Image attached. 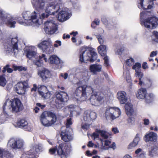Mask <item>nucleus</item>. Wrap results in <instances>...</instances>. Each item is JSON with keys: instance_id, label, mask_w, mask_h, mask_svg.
<instances>
[{"instance_id": "f257e3e1", "label": "nucleus", "mask_w": 158, "mask_h": 158, "mask_svg": "<svg viewBox=\"0 0 158 158\" xmlns=\"http://www.w3.org/2000/svg\"><path fill=\"white\" fill-rule=\"evenodd\" d=\"M32 3L35 8V10L32 13L26 11L23 14V18L28 22V25L33 24L39 25V18L40 13L43 10L44 6V0H32Z\"/></svg>"}, {"instance_id": "f03ea898", "label": "nucleus", "mask_w": 158, "mask_h": 158, "mask_svg": "<svg viewBox=\"0 0 158 158\" xmlns=\"http://www.w3.org/2000/svg\"><path fill=\"white\" fill-rule=\"evenodd\" d=\"M93 92V90L91 87L84 85L77 88L73 94V97L77 101H84Z\"/></svg>"}, {"instance_id": "7ed1b4c3", "label": "nucleus", "mask_w": 158, "mask_h": 158, "mask_svg": "<svg viewBox=\"0 0 158 158\" xmlns=\"http://www.w3.org/2000/svg\"><path fill=\"white\" fill-rule=\"evenodd\" d=\"M6 98V100L3 106L4 110L5 109V106H6L7 111L8 112L16 113L23 109V105L19 99L16 98L10 100L7 96Z\"/></svg>"}, {"instance_id": "20e7f679", "label": "nucleus", "mask_w": 158, "mask_h": 158, "mask_svg": "<svg viewBox=\"0 0 158 158\" xmlns=\"http://www.w3.org/2000/svg\"><path fill=\"white\" fill-rule=\"evenodd\" d=\"M97 57V54L95 52L90 50L85 47L81 48L80 55V61L81 62L85 63L87 61L93 62Z\"/></svg>"}, {"instance_id": "39448f33", "label": "nucleus", "mask_w": 158, "mask_h": 158, "mask_svg": "<svg viewBox=\"0 0 158 158\" xmlns=\"http://www.w3.org/2000/svg\"><path fill=\"white\" fill-rule=\"evenodd\" d=\"M40 120L42 124L48 127L54 124L56 121V115L50 111H44L40 116Z\"/></svg>"}, {"instance_id": "423d86ee", "label": "nucleus", "mask_w": 158, "mask_h": 158, "mask_svg": "<svg viewBox=\"0 0 158 158\" xmlns=\"http://www.w3.org/2000/svg\"><path fill=\"white\" fill-rule=\"evenodd\" d=\"M146 14L144 12H141L140 14L141 24L148 29L156 28L158 25V19L156 17L148 18L145 19Z\"/></svg>"}, {"instance_id": "0eeeda50", "label": "nucleus", "mask_w": 158, "mask_h": 158, "mask_svg": "<svg viewBox=\"0 0 158 158\" xmlns=\"http://www.w3.org/2000/svg\"><path fill=\"white\" fill-rule=\"evenodd\" d=\"M67 144L63 142L59 144L58 147L49 149V152L51 154H54L56 150L58 154L61 158H67L69 154V152L67 148Z\"/></svg>"}, {"instance_id": "6e6552de", "label": "nucleus", "mask_w": 158, "mask_h": 158, "mask_svg": "<svg viewBox=\"0 0 158 158\" xmlns=\"http://www.w3.org/2000/svg\"><path fill=\"white\" fill-rule=\"evenodd\" d=\"M18 41L17 37L11 39L8 44L5 47V51L6 53H14L15 55L18 54L19 51L17 45Z\"/></svg>"}, {"instance_id": "1a4fd4ad", "label": "nucleus", "mask_w": 158, "mask_h": 158, "mask_svg": "<svg viewBox=\"0 0 158 158\" xmlns=\"http://www.w3.org/2000/svg\"><path fill=\"white\" fill-rule=\"evenodd\" d=\"M105 114L107 120H113L119 117L121 115V111L118 107H109L106 109Z\"/></svg>"}, {"instance_id": "9d476101", "label": "nucleus", "mask_w": 158, "mask_h": 158, "mask_svg": "<svg viewBox=\"0 0 158 158\" xmlns=\"http://www.w3.org/2000/svg\"><path fill=\"white\" fill-rule=\"evenodd\" d=\"M96 117L97 114L95 112L89 110L85 111L83 116L84 120L85 123L82 125V128L85 130H87L89 127L88 123L95 119Z\"/></svg>"}, {"instance_id": "9b49d317", "label": "nucleus", "mask_w": 158, "mask_h": 158, "mask_svg": "<svg viewBox=\"0 0 158 158\" xmlns=\"http://www.w3.org/2000/svg\"><path fill=\"white\" fill-rule=\"evenodd\" d=\"M44 4H45L44 3ZM45 9H44L45 12L48 14H55V13L59 11L60 8V5L56 2H50L44 4Z\"/></svg>"}, {"instance_id": "f8f14e48", "label": "nucleus", "mask_w": 158, "mask_h": 158, "mask_svg": "<svg viewBox=\"0 0 158 158\" xmlns=\"http://www.w3.org/2000/svg\"><path fill=\"white\" fill-rule=\"evenodd\" d=\"M38 47L43 51H46L49 53H52L54 51L52 42L49 40L43 41L38 45Z\"/></svg>"}, {"instance_id": "ddd939ff", "label": "nucleus", "mask_w": 158, "mask_h": 158, "mask_svg": "<svg viewBox=\"0 0 158 158\" xmlns=\"http://www.w3.org/2000/svg\"><path fill=\"white\" fill-rule=\"evenodd\" d=\"M147 93L146 90L145 89L141 88L139 89L136 94L137 98L139 99H142L145 98L146 99V102L148 103H150L153 99L154 95L152 94H150L146 97Z\"/></svg>"}, {"instance_id": "4468645a", "label": "nucleus", "mask_w": 158, "mask_h": 158, "mask_svg": "<svg viewBox=\"0 0 158 158\" xmlns=\"http://www.w3.org/2000/svg\"><path fill=\"white\" fill-rule=\"evenodd\" d=\"M28 88L27 81L18 83L15 86V90L19 94H24L26 89Z\"/></svg>"}, {"instance_id": "2eb2a0df", "label": "nucleus", "mask_w": 158, "mask_h": 158, "mask_svg": "<svg viewBox=\"0 0 158 158\" xmlns=\"http://www.w3.org/2000/svg\"><path fill=\"white\" fill-rule=\"evenodd\" d=\"M45 32L47 34H52L54 33L57 30L56 24L52 22L47 21L45 23Z\"/></svg>"}, {"instance_id": "dca6fc26", "label": "nucleus", "mask_w": 158, "mask_h": 158, "mask_svg": "<svg viewBox=\"0 0 158 158\" xmlns=\"http://www.w3.org/2000/svg\"><path fill=\"white\" fill-rule=\"evenodd\" d=\"M56 102L60 104L61 102H67L69 99V97L67 93L64 92H58L56 95Z\"/></svg>"}, {"instance_id": "f3484780", "label": "nucleus", "mask_w": 158, "mask_h": 158, "mask_svg": "<svg viewBox=\"0 0 158 158\" xmlns=\"http://www.w3.org/2000/svg\"><path fill=\"white\" fill-rule=\"evenodd\" d=\"M38 75L43 81H45L50 77L51 74L50 72L45 68H42L38 70Z\"/></svg>"}, {"instance_id": "a211bd4d", "label": "nucleus", "mask_w": 158, "mask_h": 158, "mask_svg": "<svg viewBox=\"0 0 158 158\" xmlns=\"http://www.w3.org/2000/svg\"><path fill=\"white\" fill-rule=\"evenodd\" d=\"M103 98L102 94L98 93L92 95L88 100L92 105H97L99 102L102 100Z\"/></svg>"}, {"instance_id": "6ab92c4d", "label": "nucleus", "mask_w": 158, "mask_h": 158, "mask_svg": "<svg viewBox=\"0 0 158 158\" xmlns=\"http://www.w3.org/2000/svg\"><path fill=\"white\" fill-rule=\"evenodd\" d=\"M39 92L40 95L45 99H48L51 95L50 92L48 91L47 87L44 85H42L39 88Z\"/></svg>"}, {"instance_id": "aec40b11", "label": "nucleus", "mask_w": 158, "mask_h": 158, "mask_svg": "<svg viewBox=\"0 0 158 158\" xmlns=\"http://www.w3.org/2000/svg\"><path fill=\"white\" fill-rule=\"evenodd\" d=\"M71 15V14L67 10H62L58 14V19L60 22H63L68 19Z\"/></svg>"}, {"instance_id": "412c9836", "label": "nucleus", "mask_w": 158, "mask_h": 158, "mask_svg": "<svg viewBox=\"0 0 158 158\" xmlns=\"http://www.w3.org/2000/svg\"><path fill=\"white\" fill-rule=\"evenodd\" d=\"M60 135L62 139L65 142H69L73 139L72 135L69 131H61Z\"/></svg>"}, {"instance_id": "4be33fe9", "label": "nucleus", "mask_w": 158, "mask_h": 158, "mask_svg": "<svg viewBox=\"0 0 158 158\" xmlns=\"http://www.w3.org/2000/svg\"><path fill=\"white\" fill-rule=\"evenodd\" d=\"M157 137L156 133L152 132L147 134L144 137V140L146 142H154L156 141Z\"/></svg>"}, {"instance_id": "5701e85b", "label": "nucleus", "mask_w": 158, "mask_h": 158, "mask_svg": "<svg viewBox=\"0 0 158 158\" xmlns=\"http://www.w3.org/2000/svg\"><path fill=\"white\" fill-rule=\"evenodd\" d=\"M150 2V0H139L138 7L140 9H151L152 7V5H149L146 6Z\"/></svg>"}, {"instance_id": "b1692460", "label": "nucleus", "mask_w": 158, "mask_h": 158, "mask_svg": "<svg viewBox=\"0 0 158 158\" xmlns=\"http://www.w3.org/2000/svg\"><path fill=\"white\" fill-rule=\"evenodd\" d=\"M126 93L123 91L118 92L117 94V98L119 100L120 103L124 104L127 100V98L126 97Z\"/></svg>"}, {"instance_id": "393cba45", "label": "nucleus", "mask_w": 158, "mask_h": 158, "mask_svg": "<svg viewBox=\"0 0 158 158\" xmlns=\"http://www.w3.org/2000/svg\"><path fill=\"white\" fill-rule=\"evenodd\" d=\"M102 66L100 64H93L89 66V70L93 74H96L97 72L101 71Z\"/></svg>"}, {"instance_id": "a878e982", "label": "nucleus", "mask_w": 158, "mask_h": 158, "mask_svg": "<svg viewBox=\"0 0 158 158\" xmlns=\"http://www.w3.org/2000/svg\"><path fill=\"white\" fill-rule=\"evenodd\" d=\"M125 108L127 115L129 116L134 115V112L133 109L132 105L130 102H127L125 104Z\"/></svg>"}, {"instance_id": "bb28decb", "label": "nucleus", "mask_w": 158, "mask_h": 158, "mask_svg": "<svg viewBox=\"0 0 158 158\" xmlns=\"http://www.w3.org/2000/svg\"><path fill=\"white\" fill-rule=\"evenodd\" d=\"M11 154L5 149L0 148V158H11Z\"/></svg>"}, {"instance_id": "cd10ccee", "label": "nucleus", "mask_w": 158, "mask_h": 158, "mask_svg": "<svg viewBox=\"0 0 158 158\" xmlns=\"http://www.w3.org/2000/svg\"><path fill=\"white\" fill-rule=\"evenodd\" d=\"M107 46L106 45H102L98 47V50L99 54L102 56H106V52Z\"/></svg>"}, {"instance_id": "c85d7f7f", "label": "nucleus", "mask_w": 158, "mask_h": 158, "mask_svg": "<svg viewBox=\"0 0 158 158\" xmlns=\"http://www.w3.org/2000/svg\"><path fill=\"white\" fill-rule=\"evenodd\" d=\"M50 63L52 64H58L60 63V59L56 56L53 55L50 56L49 58Z\"/></svg>"}, {"instance_id": "c756f323", "label": "nucleus", "mask_w": 158, "mask_h": 158, "mask_svg": "<svg viewBox=\"0 0 158 158\" xmlns=\"http://www.w3.org/2000/svg\"><path fill=\"white\" fill-rule=\"evenodd\" d=\"M155 155H158V147L155 146L149 148V156L152 157Z\"/></svg>"}, {"instance_id": "7c9ffc66", "label": "nucleus", "mask_w": 158, "mask_h": 158, "mask_svg": "<svg viewBox=\"0 0 158 158\" xmlns=\"http://www.w3.org/2000/svg\"><path fill=\"white\" fill-rule=\"evenodd\" d=\"M39 60H37L36 62L34 61L35 64L38 67L41 66L43 64V60H44L45 62L47 61V58L45 57V55L44 54H42L41 56H39Z\"/></svg>"}, {"instance_id": "2f4dec72", "label": "nucleus", "mask_w": 158, "mask_h": 158, "mask_svg": "<svg viewBox=\"0 0 158 158\" xmlns=\"http://www.w3.org/2000/svg\"><path fill=\"white\" fill-rule=\"evenodd\" d=\"M96 131L97 133H99L103 138L105 139L109 138L111 135L110 133L105 131L97 129Z\"/></svg>"}, {"instance_id": "473e14b6", "label": "nucleus", "mask_w": 158, "mask_h": 158, "mask_svg": "<svg viewBox=\"0 0 158 158\" xmlns=\"http://www.w3.org/2000/svg\"><path fill=\"white\" fill-rule=\"evenodd\" d=\"M7 21L6 22V23L10 27H15V24L16 23V22L15 21V19H14L12 17H8Z\"/></svg>"}, {"instance_id": "72a5a7b5", "label": "nucleus", "mask_w": 158, "mask_h": 158, "mask_svg": "<svg viewBox=\"0 0 158 158\" xmlns=\"http://www.w3.org/2000/svg\"><path fill=\"white\" fill-rule=\"evenodd\" d=\"M17 124L20 126L22 127H26L25 128L27 129V130L29 131L31 130V129H28V126H27V121L24 119H19L18 120L17 122Z\"/></svg>"}, {"instance_id": "f704fd0d", "label": "nucleus", "mask_w": 158, "mask_h": 158, "mask_svg": "<svg viewBox=\"0 0 158 158\" xmlns=\"http://www.w3.org/2000/svg\"><path fill=\"white\" fill-rule=\"evenodd\" d=\"M8 115L4 111L0 116V124L4 123L8 118Z\"/></svg>"}, {"instance_id": "c9c22d12", "label": "nucleus", "mask_w": 158, "mask_h": 158, "mask_svg": "<svg viewBox=\"0 0 158 158\" xmlns=\"http://www.w3.org/2000/svg\"><path fill=\"white\" fill-rule=\"evenodd\" d=\"M23 145V141L21 139H15V149L21 148Z\"/></svg>"}, {"instance_id": "e433bc0d", "label": "nucleus", "mask_w": 158, "mask_h": 158, "mask_svg": "<svg viewBox=\"0 0 158 158\" xmlns=\"http://www.w3.org/2000/svg\"><path fill=\"white\" fill-rule=\"evenodd\" d=\"M15 139L11 138L8 141L7 146L8 147L15 149Z\"/></svg>"}, {"instance_id": "4c0bfd02", "label": "nucleus", "mask_w": 158, "mask_h": 158, "mask_svg": "<svg viewBox=\"0 0 158 158\" xmlns=\"http://www.w3.org/2000/svg\"><path fill=\"white\" fill-rule=\"evenodd\" d=\"M36 55V53L35 51L30 50L27 52L26 56L29 59L32 60L35 57Z\"/></svg>"}, {"instance_id": "58836bf2", "label": "nucleus", "mask_w": 158, "mask_h": 158, "mask_svg": "<svg viewBox=\"0 0 158 158\" xmlns=\"http://www.w3.org/2000/svg\"><path fill=\"white\" fill-rule=\"evenodd\" d=\"M7 81L4 75H0V86H5L6 83Z\"/></svg>"}, {"instance_id": "ea45409f", "label": "nucleus", "mask_w": 158, "mask_h": 158, "mask_svg": "<svg viewBox=\"0 0 158 158\" xmlns=\"http://www.w3.org/2000/svg\"><path fill=\"white\" fill-rule=\"evenodd\" d=\"M39 150L40 148H38L37 146L35 147H33L27 153L29 155L34 154H35L36 153L39 152Z\"/></svg>"}, {"instance_id": "a19ab883", "label": "nucleus", "mask_w": 158, "mask_h": 158, "mask_svg": "<svg viewBox=\"0 0 158 158\" xmlns=\"http://www.w3.org/2000/svg\"><path fill=\"white\" fill-rule=\"evenodd\" d=\"M152 40L158 43V32L156 31H154L152 32Z\"/></svg>"}, {"instance_id": "79ce46f5", "label": "nucleus", "mask_w": 158, "mask_h": 158, "mask_svg": "<svg viewBox=\"0 0 158 158\" xmlns=\"http://www.w3.org/2000/svg\"><path fill=\"white\" fill-rule=\"evenodd\" d=\"M126 63L129 66H130L134 64V60L132 58H130L126 60Z\"/></svg>"}, {"instance_id": "37998d69", "label": "nucleus", "mask_w": 158, "mask_h": 158, "mask_svg": "<svg viewBox=\"0 0 158 158\" xmlns=\"http://www.w3.org/2000/svg\"><path fill=\"white\" fill-rule=\"evenodd\" d=\"M96 37L101 45H103L104 40L102 36L100 35H96Z\"/></svg>"}, {"instance_id": "c03bdc74", "label": "nucleus", "mask_w": 158, "mask_h": 158, "mask_svg": "<svg viewBox=\"0 0 158 158\" xmlns=\"http://www.w3.org/2000/svg\"><path fill=\"white\" fill-rule=\"evenodd\" d=\"M72 124V118H68L66 120V122L65 123V125L67 127H69Z\"/></svg>"}, {"instance_id": "a18cd8bd", "label": "nucleus", "mask_w": 158, "mask_h": 158, "mask_svg": "<svg viewBox=\"0 0 158 158\" xmlns=\"http://www.w3.org/2000/svg\"><path fill=\"white\" fill-rule=\"evenodd\" d=\"M127 124L129 126H130L133 124L134 123V118L130 117L127 120Z\"/></svg>"}, {"instance_id": "49530a36", "label": "nucleus", "mask_w": 158, "mask_h": 158, "mask_svg": "<svg viewBox=\"0 0 158 158\" xmlns=\"http://www.w3.org/2000/svg\"><path fill=\"white\" fill-rule=\"evenodd\" d=\"M44 8L43 9V10H44ZM43 10L42 12L43 11ZM50 15V14H48V13H46L45 12V13H43L41 14V16L40 15V17L39 18V19L40 18V19H43L45 18H47L48 16L49 15Z\"/></svg>"}, {"instance_id": "de8ad7c7", "label": "nucleus", "mask_w": 158, "mask_h": 158, "mask_svg": "<svg viewBox=\"0 0 158 158\" xmlns=\"http://www.w3.org/2000/svg\"><path fill=\"white\" fill-rule=\"evenodd\" d=\"M13 67L15 71L18 70L19 71H21L25 69V68L22 66H17L13 65Z\"/></svg>"}, {"instance_id": "09e8293b", "label": "nucleus", "mask_w": 158, "mask_h": 158, "mask_svg": "<svg viewBox=\"0 0 158 158\" xmlns=\"http://www.w3.org/2000/svg\"><path fill=\"white\" fill-rule=\"evenodd\" d=\"M138 145L136 142H135L133 141L129 145L128 148L129 149H131L133 147L136 146Z\"/></svg>"}, {"instance_id": "8fccbe9b", "label": "nucleus", "mask_w": 158, "mask_h": 158, "mask_svg": "<svg viewBox=\"0 0 158 158\" xmlns=\"http://www.w3.org/2000/svg\"><path fill=\"white\" fill-rule=\"evenodd\" d=\"M141 67V64L139 63H135V65L133 66L132 69H133L137 70V69H138L139 68H140Z\"/></svg>"}, {"instance_id": "3c124183", "label": "nucleus", "mask_w": 158, "mask_h": 158, "mask_svg": "<svg viewBox=\"0 0 158 158\" xmlns=\"http://www.w3.org/2000/svg\"><path fill=\"white\" fill-rule=\"evenodd\" d=\"M9 65H6L4 68V69L7 71V72L8 73H11L12 72L13 70L12 69L9 67Z\"/></svg>"}, {"instance_id": "603ef678", "label": "nucleus", "mask_w": 158, "mask_h": 158, "mask_svg": "<svg viewBox=\"0 0 158 158\" xmlns=\"http://www.w3.org/2000/svg\"><path fill=\"white\" fill-rule=\"evenodd\" d=\"M143 77V74L141 72L138 77L139 79V84L140 85H142L143 84L142 81H141V79Z\"/></svg>"}, {"instance_id": "864d4df0", "label": "nucleus", "mask_w": 158, "mask_h": 158, "mask_svg": "<svg viewBox=\"0 0 158 158\" xmlns=\"http://www.w3.org/2000/svg\"><path fill=\"white\" fill-rule=\"evenodd\" d=\"M139 135L138 134H137L136 135V136L134 139L133 141L135 142H136L137 144H138V142H139L140 138L139 137Z\"/></svg>"}, {"instance_id": "5fc2aeb1", "label": "nucleus", "mask_w": 158, "mask_h": 158, "mask_svg": "<svg viewBox=\"0 0 158 158\" xmlns=\"http://www.w3.org/2000/svg\"><path fill=\"white\" fill-rule=\"evenodd\" d=\"M104 60V64L105 66H108L109 64V60L108 57L107 56H105Z\"/></svg>"}, {"instance_id": "6e6d98bb", "label": "nucleus", "mask_w": 158, "mask_h": 158, "mask_svg": "<svg viewBox=\"0 0 158 158\" xmlns=\"http://www.w3.org/2000/svg\"><path fill=\"white\" fill-rule=\"evenodd\" d=\"M55 42L56 43L54 45V46L55 47L57 48L59 46L61 45V42L60 41L57 40Z\"/></svg>"}, {"instance_id": "4d7b16f0", "label": "nucleus", "mask_w": 158, "mask_h": 158, "mask_svg": "<svg viewBox=\"0 0 158 158\" xmlns=\"http://www.w3.org/2000/svg\"><path fill=\"white\" fill-rule=\"evenodd\" d=\"M60 76L63 77L64 79H66L68 77V74L67 73H62L60 74Z\"/></svg>"}, {"instance_id": "13d9d810", "label": "nucleus", "mask_w": 158, "mask_h": 158, "mask_svg": "<svg viewBox=\"0 0 158 158\" xmlns=\"http://www.w3.org/2000/svg\"><path fill=\"white\" fill-rule=\"evenodd\" d=\"M157 51H152L151 52L150 56L151 57H153L155 56H156L157 55Z\"/></svg>"}, {"instance_id": "bf43d9fd", "label": "nucleus", "mask_w": 158, "mask_h": 158, "mask_svg": "<svg viewBox=\"0 0 158 158\" xmlns=\"http://www.w3.org/2000/svg\"><path fill=\"white\" fill-rule=\"evenodd\" d=\"M124 48H122L121 49H118L116 53L118 55H121L122 53V52Z\"/></svg>"}, {"instance_id": "052dcab7", "label": "nucleus", "mask_w": 158, "mask_h": 158, "mask_svg": "<svg viewBox=\"0 0 158 158\" xmlns=\"http://www.w3.org/2000/svg\"><path fill=\"white\" fill-rule=\"evenodd\" d=\"M37 89V87L36 85L35 84H33V87L31 89V92H35L36 91Z\"/></svg>"}, {"instance_id": "680f3d73", "label": "nucleus", "mask_w": 158, "mask_h": 158, "mask_svg": "<svg viewBox=\"0 0 158 158\" xmlns=\"http://www.w3.org/2000/svg\"><path fill=\"white\" fill-rule=\"evenodd\" d=\"M105 146H109L111 143V142L110 141L107 140H105Z\"/></svg>"}, {"instance_id": "e2e57ef3", "label": "nucleus", "mask_w": 158, "mask_h": 158, "mask_svg": "<svg viewBox=\"0 0 158 158\" xmlns=\"http://www.w3.org/2000/svg\"><path fill=\"white\" fill-rule=\"evenodd\" d=\"M142 150L141 148H139L137 149L135 151V154L138 155L139 153L141 152L142 151Z\"/></svg>"}, {"instance_id": "0e129e2a", "label": "nucleus", "mask_w": 158, "mask_h": 158, "mask_svg": "<svg viewBox=\"0 0 158 158\" xmlns=\"http://www.w3.org/2000/svg\"><path fill=\"white\" fill-rule=\"evenodd\" d=\"M144 124L146 125L149 124V120L148 119H144L143 120Z\"/></svg>"}, {"instance_id": "69168bd1", "label": "nucleus", "mask_w": 158, "mask_h": 158, "mask_svg": "<svg viewBox=\"0 0 158 158\" xmlns=\"http://www.w3.org/2000/svg\"><path fill=\"white\" fill-rule=\"evenodd\" d=\"M93 22L95 24L98 25L99 24L100 21L98 19H95Z\"/></svg>"}, {"instance_id": "338daca9", "label": "nucleus", "mask_w": 158, "mask_h": 158, "mask_svg": "<svg viewBox=\"0 0 158 158\" xmlns=\"http://www.w3.org/2000/svg\"><path fill=\"white\" fill-rule=\"evenodd\" d=\"M68 107L70 111H72L74 108V106L73 105H70L68 106Z\"/></svg>"}, {"instance_id": "774afa93", "label": "nucleus", "mask_w": 158, "mask_h": 158, "mask_svg": "<svg viewBox=\"0 0 158 158\" xmlns=\"http://www.w3.org/2000/svg\"><path fill=\"white\" fill-rule=\"evenodd\" d=\"M98 134V133H93V135L95 138H98L99 137V135Z\"/></svg>"}]
</instances>
